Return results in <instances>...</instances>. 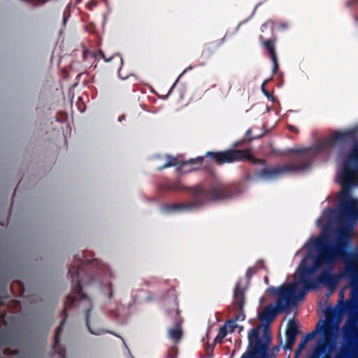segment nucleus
I'll use <instances>...</instances> for the list:
<instances>
[{"label": "nucleus", "instance_id": "6ab92c4d", "mask_svg": "<svg viewBox=\"0 0 358 358\" xmlns=\"http://www.w3.org/2000/svg\"><path fill=\"white\" fill-rule=\"evenodd\" d=\"M224 327H226L229 333H233L235 331V329L238 327V325L236 324V320L232 318L231 320H228Z\"/></svg>", "mask_w": 358, "mask_h": 358}, {"label": "nucleus", "instance_id": "49530a36", "mask_svg": "<svg viewBox=\"0 0 358 358\" xmlns=\"http://www.w3.org/2000/svg\"><path fill=\"white\" fill-rule=\"evenodd\" d=\"M77 1H80V0H77Z\"/></svg>", "mask_w": 358, "mask_h": 358}, {"label": "nucleus", "instance_id": "7c9ffc66", "mask_svg": "<svg viewBox=\"0 0 358 358\" xmlns=\"http://www.w3.org/2000/svg\"><path fill=\"white\" fill-rule=\"evenodd\" d=\"M108 298L109 300H110L113 298V285H112L111 282L108 283Z\"/></svg>", "mask_w": 358, "mask_h": 358}, {"label": "nucleus", "instance_id": "2f4dec72", "mask_svg": "<svg viewBox=\"0 0 358 358\" xmlns=\"http://www.w3.org/2000/svg\"><path fill=\"white\" fill-rule=\"evenodd\" d=\"M164 191H176L178 189V185L177 184H171L167 185L166 189H163Z\"/></svg>", "mask_w": 358, "mask_h": 358}, {"label": "nucleus", "instance_id": "9b49d317", "mask_svg": "<svg viewBox=\"0 0 358 358\" xmlns=\"http://www.w3.org/2000/svg\"><path fill=\"white\" fill-rule=\"evenodd\" d=\"M297 287L298 282H292L287 285L282 284L278 288L271 286L267 289V292L270 295H277L278 299H282L281 304L292 306L305 297V290L297 291Z\"/></svg>", "mask_w": 358, "mask_h": 358}, {"label": "nucleus", "instance_id": "dca6fc26", "mask_svg": "<svg viewBox=\"0 0 358 358\" xmlns=\"http://www.w3.org/2000/svg\"><path fill=\"white\" fill-rule=\"evenodd\" d=\"M351 335L349 338V341H352V348L358 351V327L352 326L351 328Z\"/></svg>", "mask_w": 358, "mask_h": 358}, {"label": "nucleus", "instance_id": "20e7f679", "mask_svg": "<svg viewBox=\"0 0 358 358\" xmlns=\"http://www.w3.org/2000/svg\"><path fill=\"white\" fill-rule=\"evenodd\" d=\"M337 181L342 187L338 208H327L330 219L351 223L358 219V200L351 196L352 189L358 186V141H355L343 166L338 171Z\"/></svg>", "mask_w": 358, "mask_h": 358}, {"label": "nucleus", "instance_id": "de8ad7c7", "mask_svg": "<svg viewBox=\"0 0 358 358\" xmlns=\"http://www.w3.org/2000/svg\"><path fill=\"white\" fill-rule=\"evenodd\" d=\"M358 358V357H357Z\"/></svg>", "mask_w": 358, "mask_h": 358}, {"label": "nucleus", "instance_id": "393cba45", "mask_svg": "<svg viewBox=\"0 0 358 358\" xmlns=\"http://www.w3.org/2000/svg\"><path fill=\"white\" fill-rule=\"evenodd\" d=\"M70 17V10L69 8H66L63 13V25L65 26L66 22Z\"/></svg>", "mask_w": 358, "mask_h": 358}, {"label": "nucleus", "instance_id": "f8f14e48", "mask_svg": "<svg viewBox=\"0 0 358 358\" xmlns=\"http://www.w3.org/2000/svg\"><path fill=\"white\" fill-rule=\"evenodd\" d=\"M206 158H208L209 160H210L211 162H214L215 163V162L213 159H212L210 157H207L206 154L203 157H198L196 158L189 159V160L185 162H180L178 160L176 157L172 156H167L166 162L162 166L159 167L158 169L161 171L164 168L179 165V169L181 170L185 169L187 166H191L192 167L188 169L187 171L190 172L193 171H196L200 169L201 167L204 166V163L206 162H207ZM207 166V165L205 166V167Z\"/></svg>", "mask_w": 358, "mask_h": 358}, {"label": "nucleus", "instance_id": "c756f323", "mask_svg": "<svg viewBox=\"0 0 358 358\" xmlns=\"http://www.w3.org/2000/svg\"><path fill=\"white\" fill-rule=\"evenodd\" d=\"M358 5V0H348L346 2V6L348 8H353Z\"/></svg>", "mask_w": 358, "mask_h": 358}, {"label": "nucleus", "instance_id": "423d86ee", "mask_svg": "<svg viewBox=\"0 0 358 358\" xmlns=\"http://www.w3.org/2000/svg\"><path fill=\"white\" fill-rule=\"evenodd\" d=\"M322 266L315 259H313V264L310 266L306 264L304 259L302 260L299 269V282L303 285L302 290H305V292L307 290L317 289L320 284L328 287L331 290H334L340 280L343 278V275L352 274L354 271L351 266H346L343 271H339L337 274H333L331 268H326L315 279L309 280L310 277Z\"/></svg>", "mask_w": 358, "mask_h": 358}, {"label": "nucleus", "instance_id": "79ce46f5", "mask_svg": "<svg viewBox=\"0 0 358 358\" xmlns=\"http://www.w3.org/2000/svg\"><path fill=\"white\" fill-rule=\"evenodd\" d=\"M336 358H342L341 355V354H337L336 356Z\"/></svg>", "mask_w": 358, "mask_h": 358}, {"label": "nucleus", "instance_id": "f3484780", "mask_svg": "<svg viewBox=\"0 0 358 358\" xmlns=\"http://www.w3.org/2000/svg\"><path fill=\"white\" fill-rule=\"evenodd\" d=\"M298 323L294 320H289L285 334L297 335L299 330Z\"/></svg>", "mask_w": 358, "mask_h": 358}, {"label": "nucleus", "instance_id": "c03bdc74", "mask_svg": "<svg viewBox=\"0 0 358 358\" xmlns=\"http://www.w3.org/2000/svg\"><path fill=\"white\" fill-rule=\"evenodd\" d=\"M243 329V327H241V328H239V330H242Z\"/></svg>", "mask_w": 358, "mask_h": 358}, {"label": "nucleus", "instance_id": "ea45409f", "mask_svg": "<svg viewBox=\"0 0 358 358\" xmlns=\"http://www.w3.org/2000/svg\"><path fill=\"white\" fill-rule=\"evenodd\" d=\"M264 282H265V283H266V285H268V284L269 280H268V278L267 276H265V277H264Z\"/></svg>", "mask_w": 358, "mask_h": 358}, {"label": "nucleus", "instance_id": "bb28decb", "mask_svg": "<svg viewBox=\"0 0 358 358\" xmlns=\"http://www.w3.org/2000/svg\"><path fill=\"white\" fill-rule=\"evenodd\" d=\"M274 22L273 21H267L264 24H262V28H261V30L262 31H264L265 29H266L267 27H271V30L273 31V28H274Z\"/></svg>", "mask_w": 358, "mask_h": 358}, {"label": "nucleus", "instance_id": "aec40b11", "mask_svg": "<svg viewBox=\"0 0 358 358\" xmlns=\"http://www.w3.org/2000/svg\"><path fill=\"white\" fill-rule=\"evenodd\" d=\"M99 54L100 55V56L106 61V62H109L112 59H114L115 57H117L119 59H120V64L121 65H122L123 64V60H122V58L120 57V55L119 54H117V55H115L113 56H111V57H106L104 52L102 51V50H99Z\"/></svg>", "mask_w": 358, "mask_h": 358}, {"label": "nucleus", "instance_id": "4be33fe9", "mask_svg": "<svg viewBox=\"0 0 358 358\" xmlns=\"http://www.w3.org/2000/svg\"><path fill=\"white\" fill-rule=\"evenodd\" d=\"M317 334V330L315 329V330L313 331L312 332L308 333L307 334H306L302 338L308 343V341L313 340L316 336Z\"/></svg>", "mask_w": 358, "mask_h": 358}, {"label": "nucleus", "instance_id": "6e6552de", "mask_svg": "<svg viewBox=\"0 0 358 358\" xmlns=\"http://www.w3.org/2000/svg\"><path fill=\"white\" fill-rule=\"evenodd\" d=\"M358 138V127H354L347 131H335L330 138L320 141L317 145L311 147L314 158L317 155L329 150L336 145H344L355 142Z\"/></svg>", "mask_w": 358, "mask_h": 358}, {"label": "nucleus", "instance_id": "a878e982", "mask_svg": "<svg viewBox=\"0 0 358 358\" xmlns=\"http://www.w3.org/2000/svg\"><path fill=\"white\" fill-rule=\"evenodd\" d=\"M238 313L234 316L233 318L234 320H236V322L237 321H243L245 320V314L243 313V309L241 310H238Z\"/></svg>", "mask_w": 358, "mask_h": 358}, {"label": "nucleus", "instance_id": "cd10ccee", "mask_svg": "<svg viewBox=\"0 0 358 358\" xmlns=\"http://www.w3.org/2000/svg\"><path fill=\"white\" fill-rule=\"evenodd\" d=\"M228 330L226 327H221L219 329L218 335H220V338H224L227 334Z\"/></svg>", "mask_w": 358, "mask_h": 358}, {"label": "nucleus", "instance_id": "7ed1b4c3", "mask_svg": "<svg viewBox=\"0 0 358 358\" xmlns=\"http://www.w3.org/2000/svg\"><path fill=\"white\" fill-rule=\"evenodd\" d=\"M98 264L97 259L83 260L78 259L75 264L71 265L69 268V274L71 278L72 292L66 296V301L64 303V310L62 312L63 319L59 326L57 328L55 335V341L53 344V350L59 356V358H66L65 348L60 345V334L62 331L63 327L66 323L68 317L67 309L69 308L78 306L80 302H85L87 307L85 310V322L89 331L94 335L100 334L99 331H94L90 324L91 311L92 310V300L82 291V281L84 275H90L89 279L91 281L95 280L92 274L89 273L92 266Z\"/></svg>", "mask_w": 358, "mask_h": 358}, {"label": "nucleus", "instance_id": "c9c22d12", "mask_svg": "<svg viewBox=\"0 0 358 358\" xmlns=\"http://www.w3.org/2000/svg\"><path fill=\"white\" fill-rule=\"evenodd\" d=\"M289 129L292 131L298 132V129L296 128L294 126H289Z\"/></svg>", "mask_w": 358, "mask_h": 358}, {"label": "nucleus", "instance_id": "a18cd8bd", "mask_svg": "<svg viewBox=\"0 0 358 358\" xmlns=\"http://www.w3.org/2000/svg\"><path fill=\"white\" fill-rule=\"evenodd\" d=\"M243 329V327H241V328H239V330H242Z\"/></svg>", "mask_w": 358, "mask_h": 358}, {"label": "nucleus", "instance_id": "f03ea898", "mask_svg": "<svg viewBox=\"0 0 358 358\" xmlns=\"http://www.w3.org/2000/svg\"><path fill=\"white\" fill-rule=\"evenodd\" d=\"M336 240L334 245L329 244L327 236L317 238L313 245L317 250V255L313 259L322 266L333 269V265L337 261L342 260L344 266L339 271H343L346 266L353 268L350 275H343L348 278L352 289L358 288V252H350L349 247L352 243V229L349 224H344L335 230Z\"/></svg>", "mask_w": 358, "mask_h": 358}, {"label": "nucleus", "instance_id": "a19ab883", "mask_svg": "<svg viewBox=\"0 0 358 358\" xmlns=\"http://www.w3.org/2000/svg\"><path fill=\"white\" fill-rule=\"evenodd\" d=\"M274 350H275V352H278L279 351V350H280V347L276 346V347H275Z\"/></svg>", "mask_w": 358, "mask_h": 358}, {"label": "nucleus", "instance_id": "f704fd0d", "mask_svg": "<svg viewBox=\"0 0 358 358\" xmlns=\"http://www.w3.org/2000/svg\"><path fill=\"white\" fill-rule=\"evenodd\" d=\"M224 338H220V335H217V336L215 337V341L217 342V343H221L222 341Z\"/></svg>", "mask_w": 358, "mask_h": 358}, {"label": "nucleus", "instance_id": "9d476101", "mask_svg": "<svg viewBox=\"0 0 358 358\" xmlns=\"http://www.w3.org/2000/svg\"><path fill=\"white\" fill-rule=\"evenodd\" d=\"M163 304L166 316L174 324V327L168 330L169 337L178 343L183 333L181 327L182 320L180 315L177 297L175 295L169 296L164 300Z\"/></svg>", "mask_w": 358, "mask_h": 358}, {"label": "nucleus", "instance_id": "473e14b6", "mask_svg": "<svg viewBox=\"0 0 358 358\" xmlns=\"http://www.w3.org/2000/svg\"><path fill=\"white\" fill-rule=\"evenodd\" d=\"M307 342L305 341L303 338L301 339V342L299 343V346H298V349H299V350H303V349L306 348V345H307Z\"/></svg>", "mask_w": 358, "mask_h": 358}, {"label": "nucleus", "instance_id": "0eeeda50", "mask_svg": "<svg viewBox=\"0 0 358 358\" xmlns=\"http://www.w3.org/2000/svg\"><path fill=\"white\" fill-rule=\"evenodd\" d=\"M260 326L252 328L248 334L249 348L250 350L242 355L241 358H267L271 336L267 327H265L264 341L259 338Z\"/></svg>", "mask_w": 358, "mask_h": 358}, {"label": "nucleus", "instance_id": "37998d69", "mask_svg": "<svg viewBox=\"0 0 358 358\" xmlns=\"http://www.w3.org/2000/svg\"><path fill=\"white\" fill-rule=\"evenodd\" d=\"M355 20L358 22V16L355 17Z\"/></svg>", "mask_w": 358, "mask_h": 358}, {"label": "nucleus", "instance_id": "f257e3e1", "mask_svg": "<svg viewBox=\"0 0 358 358\" xmlns=\"http://www.w3.org/2000/svg\"><path fill=\"white\" fill-rule=\"evenodd\" d=\"M273 154L284 156L294 154L290 163L268 166L264 159L255 157L249 149H227L222 151L206 152V156L210 157L218 166L224 164L248 161L253 165H262L263 168L255 171V175L248 173L244 180L246 182H254L256 180H274L280 177L289 173H295L308 170L314 160L312 148L302 149H287L285 150L272 149Z\"/></svg>", "mask_w": 358, "mask_h": 358}, {"label": "nucleus", "instance_id": "58836bf2", "mask_svg": "<svg viewBox=\"0 0 358 358\" xmlns=\"http://www.w3.org/2000/svg\"><path fill=\"white\" fill-rule=\"evenodd\" d=\"M118 74H119V76H120L122 79H125V78H127L128 77V76L123 77V76L121 75V71H120V69L119 70Z\"/></svg>", "mask_w": 358, "mask_h": 358}, {"label": "nucleus", "instance_id": "39448f33", "mask_svg": "<svg viewBox=\"0 0 358 358\" xmlns=\"http://www.w3.org/2000/svg\"><path fill=\"white\" fill-rule=\"evenodd\" d=\"M191 194L192 200L190 202L181 203H166L161 206L162 212L165 214H171L182 210H188L199 208L204 204L228 199L232 196L233 192L231 187L222 182H213L208 186L201 185L189 187L187 189Z\"/></svg>", "mask_w": 358, "mask_h": 358}, {"label": "nucleus", "instance_id": "c85d7f7f", "mask_svg": "<svg viewBox=\"0 0 358 358\" xmlns=\"http://www.w3.org/2000/svg\"><path fill=\"white\" fill-rule=\"evenodd\" d=\"M266 83V81L264 82L263 84L262 85V91L266 96H267L268 98L272 97L273 99V97L272 96V94L268 91L265 90Z\"/></svg>", "mask_w": 358, "mask_h": 358}, {"label": "nucleus", "instance_id": "b1692460", "mask_svg": "<svg viewBox=\"0 0 358 358\" xmlns=\"http://www.w3.org/2000/svg\"><path fill=\"white\" fill-rule=\"evenodd\" d=\"M256 267H249L245 273L246 278L250 280L251 277L256 273Z\"/></svg>", "mask_w": 358, "mask_h": 358}, {"label": "nucleus", "instance_id": "4468645a", "mask_svg": "<svg viewBox=\"0 0 358 358\" xmlns=\"http://www.w3.org/2000/svg\"><path fill=\"white\" fill-rule=\"evenodd\" d=\"M245 291L241 287V285L238 282L234 289L233 303L237 310L243 309L245 305Z\"/></svg>", "mask_w": 358, "mask_h": 358}, {"label": "nucleus", "instance_id": "e433bc0d", "mask_svg": "<svg viewBox=\"0 0 358 358\" xmlns=\"http://www.w3.org/2000/svg\"><path fill=\"white\" fill-rule=\"evenodd\" d=\"M207 353L210 355V356H212L213 355V348H208V350H207Z\"/></svg>", "mask_w": 358, "mask_h": 358}, {"label": "nucleus", "instance_id": "4c0bfd02", "mask_svg": "<svg viewBox=\"0 0 358 358\" xmlns=\"http://www.w3.org/2000/svg\"><path fill=\"white\" fill-rule=\"evenodd\" d=\"M207 353L210 355V356H212L213 355V348H208V350H207Z\"/></svg>", "mask_w": 358, "mask_h": 358}, {"label": "nucleus", "instance_id": "412c9836", "mask_svg": "<svg viewBox=\"0 0 358 358\" xmlns=\"http://www.w3.org/2000/svg\"><path fill=\"white\" fill-rule=\"evenodd\" d=\"M214 52L213 48L210 45H206L203 47V51H202V55L208 57H210Z\"/></svg>", "mask_w": 358, "mask_h": 358}, {"label": "nucleus", "instance_id": "72a5a7b5", "mask_svg": "<svg viewBox=\"0 0 358 358\" xmlns=\"http://www.w3.org/2000/svg\"><path fill=\"white\" fill-rule=\"evenodd\" d=\"M301 352L302 350H299V349L297 348L295 351L294 358H299L301 356Z\"/></svg>", "mask_w": 358, "mask_h": 358}, {"label": "nucleus", "instance_id": "ddd939ff", "mask_svg": "<svg viewBox=\"0 0 358 358\" xmlns=\"http://www.w3.org/2000/svg\"><path fill=\"white\" fill-rule=\"evenodd\" d=\"M282 299H277L274 305L270 304L265 307L262 312L259 315V320L264 322L266 324L264 326V329L267 327L268 329V334H270L269 324L275 320L277 315L280 313L286 311L290 306L285 304H281ZM264 330H263V334ZM271 337V336H270ZM264 341V340H262Z\"/></svg>", "mask_w": 358, "mask_h": 358}, {"label": "nucleus", "instance_id": "a211bd4d", "mask_svg": "<svg viewBox=\"0 0 358 358\" xmlns=\"http://www.w3.org/2000/svg\"><path fill=\"white\" fill-rule=\"evenodd\" d=\"M286 335V342L284 348L287 350H290L295 341H296V335H291V334H285Z\"/></svg>", "mask_w": 358, "mask_h": 358}, {"label": "nucleus", "instance_id": "5701e85b", "mask_svg": "<svg viewBox=\"0 0 358 358\" xmlns=\"http://www.w3.org/2000/svg\"><path fill=\"white\" fill-rule=\"evenodd\" d=\"M270 58L273 62V74H275L279 68L277 55L271 57Z\"/></svg>", "mask_w": 358, "mask_h": 358}, {"label": "nucleus", "instance_id": "2eb2a0df", "mask_svg": "<svg viewBox=\"0 0 358 358\" xmlns=\"http://www.w3.org/2000/svg\"><path fill=\"white\" fill-rule=\"evenodd\" d=\"M259 39L262 41V45L264 48H266L269 54V57L276 56L275 52V41L276 38L275 36H273L271 38L264 40V37L261 35L259 36Z\"/></svg>", "mask_w": 358, "mask_h": 358}, {"label": "nucleus", "instance_id": "1a4fd4ad", "mask_svg": "<svg viewBox=\"0 0 358 358\" xmlns=\"http://www.w3.org/2000/svg\"><path fill=\"white\" fill-rule=\"evenodd\" d=\"M336 325L333 320H326L320 327L323 341L317 342L309 358H332L329 349L336 338Z\"/></svg>", "mask_w": 358, "mask_h": 358}]
</instances>
